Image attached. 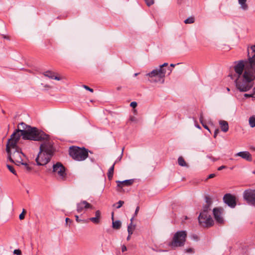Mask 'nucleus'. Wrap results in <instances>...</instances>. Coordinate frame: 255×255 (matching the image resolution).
Segmentation results:
<instances>
[{
    "label": "nucleus",
    "instance_id": "obj_61",
    "mask_svg": "<svg viewBox=\"0 0 255 255\" xmlns=\"http://www.w3.org/2000/svg\"><path fill=\"white\" fill-rule=\"evenodd\" d=\"M120 89H121V88H120V87H118V88H117L118 90H119Z\"/></svg>",
    "mask_w": 255,
    "mask_h": 255
},
{
    "label": "nucleus",
    "instance_id": "obj_11",
    "mask_svg": "<svg viewBox=\"0 0 255 255\" xmlns=\"http://www.w3.org/2000/svg\"><path fill=\"white\" fill-rule=\"evenodd\" d=\"M76 210L78 213L82 212L84 210H86L88 209H94L93 205L85 200H82L80 202L76 204Z\"/></svg>",
    "mask_w": 255,
    "mask_h": 255
},
{
    "label": "nucleus",
    "instance_id": "obj_62",
    "mask_svg": "<svg viewBox=\"0 0 255 255\" xmlns=\"http://www.w3.org/2000/svg\"><path fill=\"white\" fill-rule=\"evenodd\" d=\"M227 89L228 91H230V89L229 88H227Z\"/></svg>",
    "mask_w": 255,
    "mask_h": 255
},
{
    "label": "nucleus",
    "instance_id": "obj_45",
    "mask_svg": "<svg viewBox=\"0 0 255 255\" xmlns=\"http://www.w3.org/2000/svg\"><path fill=\"white\" fill-rule=\"evenodd\" d=\"M192 238L193 239V240H196V241H198L199 240V237L197 235H193L192 236Z\"/></svg>",
    "mask_w": 255,
    "mask_h": 255
},
{
    "label": "nucleus",
    "instance_id": "obj_9",
    "mask_svg": "<svg viewBox=\"0 0 255 255\" xmlns=\"http://www.w3.org/2000/svg\"><path fill=\"white\" fill-rule=\"evenodd\" d=\"M199 224L205 228H209L214 225V221L211 216L209 214L200 213L198 217Z\"/></svg>",
    "mask_w": 255,
    "mask_h": 255
},
{
    "label": "nucleus",
    "instance_id": "obj_33",
    "mask_svg": "<svg viewBox=\"0 0 255 255\" xmlns=\"http://www.w3.org/2000/svg\"><path fill=\"white\" fill-rule=\"evenodd\" d=\"M53 42V40L52 39H47V40H46V41L45 42V45L46 46H47V45L52 46Z\"/></svg>",
    "mask_w": 255,
    "mask_h": 255
},
{
    "label": "nucleus",
    "instance_id": "obj_36",
    "mask_svg": "<svg viewBox=\"0 0 255 255\" xmlns=\"http://www.w3.org/2000/svg\"><path fill=\"white\" fill-rule=\"evenodd\" d=\"M185 253L192 254L194 253V249L192 248H188L185 250Z\"/></svg>",
    "mask_w": 255,
    "mask_h": 255
},
{
    "label": "nucleus",
    "instance_id": "obj_63",
    "mask_svg": "<svg viewBox=\"0 0 255 255\" xmlns=\"http://www.w3.org/2000/svg\"><path fill=\"white\" fill-rule=\"evenodd\" d=\"M253 98H255V97H252Z\"/></svg>",
    "mask_w": 255,
    "mask_h": 255
},
{
    "label": "nucleus",
    "instance_id": "obj_10",
    "mask_svg": "<svg viewBox=\"0 0 255 255\" xmlns=\"http://www.w3.org/2000/svg\"><path fill=\"white\" fill-rule=\"evenodd\" d=\"M243 198L248 204L255 207V189L246 190L243 193Z\"/></svg>",
    "mask_w": 255,
    "mask_h": 255
},
{
    "label": "nucleus",
    "instance_id": "obj_27",
    "mask_svg": "<svg viewBox=\"0 0 255 255\" xmlns=\"http://www.w3.org/2000/svg\"><path fill=\"white\" fill-rule=\"evenodd\" d=\"M210 205H205L203 206V209L200 213H204V214H208V212L210 210Z\"/></svg>",
    "mask_w": 255,
    "mask_h": 255
},
{
    "label": "nucleus",
    "instance_id": "obj_48",
    "mask_svg": "<svg viewBox=\"0 0 255 255\" xmlns=\"http://www.w3.org/2000/svg\"><path fill=\"white\" fill-rule=\"evenodd\" d=\"M65 221H66V224H67L69 222L70 223L72 222V221L71 219H70L69 218H66Z\"/></svg>",
    "mask_w": 255,
    "mask_h": 255
},
{
    "label": "nucleus",
    "instance_id": "obj_6",
    "mask_svg": "<svg viewBox=\"0 0 255 255\" xmlns=\"http://www.w3.org/2000/svg\"><path fill=\"white\" fill-rule=\"evenodd\" d=\"M187 234L186 231H179L173 236L172 240L167 244V246L173 250L177 248L182 247L184 246Z\"/></svg>",
    "mask_w": 255,
    "mask_h": 255
},
{
    "label": "nucleus",
    "instance_id": "obj_30",
    "mask_svg": "<svg viewBox=\"0 0 255 255\" xmlns=\"http://www.w3.org/2000/svg\"><path fill=\"white\" fill-rule=\"evenodd\" d=\"M6 166L7 168L9 169V170L14 175H16V173L15 170H14L13 167L12 166H11L10 165L7 164Z\"/></svg>",
    "mask_w": 255,
    "mask_h": 255
},
{
    "label": "nucleus",
    "instance_id": "obj_54",
    "mask_svg": "<svg viewBox=\"0 0 255 255\" xmlns=\"http://www.w3.org/2000/svg\"><path fill=\"white\" fill-rule=\"evenodd\" d=\"M134 215L130 219V223L132 224V222H133V219H134Z\"/></svg>",
    "mask_w": 255,
    "mask_h": 255
},
{
    "label": "nucleus",
    "instance_id": "obj_5",
    "mask_svg": "<svg viewBox=\"0 0 255 255\" xmlns=\"http://www.w3.org/2000/svg\"><path fill=\"white\" fill-rule=\"evenodd\" d=\"M159 69L153 70L151 72L146 74L150 78L149 81L151 82L163 84L164 82V77L167 74L169 75L172 71V68L168 67L167 63H164L159 65Z\"/></svg>",
    "mask_w": 255,
    "mask_h": 255
},
{
    "label": "nucleus",
    "instance_id": "obj_50",
    "mask_svg": "<svg viewBox=\"0 0 255 255\" xmlns=\"http://www.w3.org/2000/svg\"><path fill=\"white\" fill-rule=\"evenodd\" d=\"M123 151H124V148H123V149H122V153H121V155H120V158H119L118 159H117V160H116V161H117V162L118 161L121 160V158H122V156H123Z\"/></svg>",
    "mask_w": 255,
    "mask_h": 255
},
{
    "label": "nucleus",
    "instance_id": "obj_22",
    "mask_svg": "<svg viewBox=\"0 0 255 255\" xmlns=\"http://www.w3.org/2000/svg\"><path fill=\"white\" fill-rule=\"evenodd\" d=\"M199 121L203 127L206 129H207L210 132H211V131L210 129L207 126V125L204 123L203 122V113H201L200 115V118H199Z\"/></svg>",
    "mask_w": 255,
    "mask_h": 255
},
{
    "label": "nucleus",
    "instance_id": "obj_13",
    "mask_svg": "<svg viewBox=\"0 0 255 255\" xmlns=\"http://www.w3.org/2000/svg\"><path fill=\"white\" fill-rule=\"evenodd\" d=\"M224 202L231 208H235L236 206L235 197L231 194H226L223 197Z\"/></svg>",
    "mask_w": 255,
    "mask_h": 255
},
{
    "label": "nucleus",
    "instance_id": "obj_53",
    "mask_svg": "<svg viewBox=\"0 0 255 255\" xmlns=\"http://www.w3.org/2000/svg\"><path fill=\"white\" fill-rule=\"evenodd\" d=\"M175 65H176L175 64H171L170 65V66H168V67H170V68H172L174 67Z\"/></svg>",
    "mask_w": 255,
    "mask_h": 255
},
{
    "label": "nucleus",
    "instance_id": "obj_42",
    "mask_svg": "<svg viewBox=\"0 0 255 255\" xmlns=\"http://www.w3.org/2000/svg\"><path fill=\"white\" fill-rule=\"evenodd\" d=\"M251 49L252 51V53H254V54L252 56H255V45H252L251 47Z\"/></svg>",
    "mask_w": 255,
    "mask_h": 255
},
{
    "label": "nucleus",
    "instance_id": "obj_17",
    "mask_svg": "<svg viewBox=\"0 0 255 255\" xmlns=\"http://www.w3.org/2000/svg\"><path fill=\"white\" fill-rule=\"evenodd\" d=\"M42 74L45 76L51 79H54L56 80H60L62 79V78L60 76L55 75V73L54 72H52L50 70H48L45 71L42 73Z\"/></svg>",
    "mask_w": 255,
    "mask_h": 255
},
{
    "label": "nucleus",
    "instance_id": "obj_38",
    "mask_svg": "<svg viewBox=\"0 0 255 255\" xmlns=\"http://www.w3.org/2000/svg\"><path fill=\"white\" fill-rule=\"evenodd\" d=\"M13 253L16 255H21L22 254L21 251L19 249L14 250Z\"/></svg>",
    "mask_w": 255,
    "mask_h": 255
},
{
    "label": "nucleus",
    "instance_id": "obj_59",
    "mask_svg": "<svg viewBox=\"0 0 255 255\" xmlns=\"http://www.w3.org/2000/svg\"><path fill=\"white\" fill-rule=\"evenodd\" d=\"M138 74H139V73H135V74H134V77H135V76H137Z\"/></svg>",
    "mask_w": 255,
    "mask_h": 255
},
{
    "label": "nucleus",
    "instance_id": "obj_29",
    "mask_svg": "<svg viewBox=\"0 0 255 255\" xmlns=\"http://www.w3.org/2000/svg\"><path fill=\"white\" fill-rule=\"evenodd\" d=\"M205 201L206 203V205L211 206L212 204V200L210 197L207 196H205Z\"/></svg>",
    "mask_w": 255,
    "mask_h": 255
},
{
    "label": "nucleus",
    "instance_id": "obj_21",
    "mask_svg": "<svg viewBox=\"0 0 255 255\" xmlns=\"http://www.w3.org/2000/svg\"><path fill=\"white\" fill-rule=\"evenodd\" d=\"M117 163L116 161L113 165L109 168L108 172V177L109 180H111L113 177L115 165Z\"/></svg>",
    "mask_w": 255,
    "mask_h": 255
},
{
    "label": "nucleus",
    "instance_id": "obj_20",
    "mask_svg": "<svg viewBox=\"0 0 255 255\" xmlns=\"http://www.w3.org/2000/svg\"><path fill=\"white\" fill-rule=\"evenodd\" d=\"M239 3L241 5V8L244 10H247L249 8L247 4V0H238Z\"/></svg>",
    "mask_w": 255,
    "mask_h": 255
},
{
    "label": "nucleus",
    "instance_id": "obj_46",
    "mask_svg": "<svg viewBox=\"0 0 255 255\" xmlns=\"http://www.w3.org/2000/svg\"><path fill=\"white\" fill-rule=\"evenodd\" d=\"M127 250V247L125 245H123L122 246V252H125Z\"/></svg>",
    "mask_w": 255,
    "mask_h": 255
},
{
    "label": "nucleus",
    "instance_id": "obj_49",
    "mask_svg": "<svg viewBox=\"0 0 255 255\" xmlns=\"http://www.w3.org/2000/svg\"><path fill=\"white\" fill-rule=\"evenodd\" d=\"M215 176H216V175L215 174H213H213H210L208 176L207 179H210V178H214V177H215Z\"/></svg>",
    "mask_w": 255,
    "mask_h": 255
},
{
    "label": "nucleus",
    "instance_id": "obj_18",
    "mask_svg": "<svg viewBox=\"0 0 255 255\" xmlns=\"http://www.w3.org/2000/svg\"><path fill=\"white\" fill-rule=\"evenodd\" d=\"M219 125L223 131L226 132L229 130V125L227 122L222 120L220 121Z\"/></svg>",
    "mask_w": 255,
    "mask_h": 255
},
{
    "label": "nucleus",
    "instance_id": "obj_23",
    "mask_svg": "<svg viewBox=\"0 0 255 255\" xmlns=\"http://www.w3.org/2000/svg\"><path fill=\"white\" fill-rule=\"evenodd\" d=\"M135 229V225L133 224L130 223L128 227V234L131 235L133 233V231Z\"/></svg>",
    "mask_w": 255,
    "mask_h": 255
},
{
    "label": "nucleus",
    "instance_id": "obj_44",
    "mask_svg": "<svg viewBox=\"0 0 255 255\" xmlns=\"http://www.w3.org/2000/svg\"><path fill=\"white\" fill-rule=\"evenodd\" d=\"M139 210V206H137V207L136 208V209L135 210L134 214V216H137Z\"/></svg>",
    "mask_w": 255,
    "mask_h": 255
},
{
    "label": "nucleus",
    "instance_id": "obj_64",
    "mask_svg": "<svg viewBox=\"0 0 255 255\" xmlns=\"http://www.w3.org/2000/svg\"><path fill=\"white\" fill-rule=\"evenodd\" d=\"M253 149H254V150H255V147H254Z\"/></svg>",
    "mask_w": 255,
    "mask_h": 255
},
{
    "label": "nucleus",
    "instance_id": "obj_12",
    "mask_svg": "<svg viewBox=\"0 0 255 255\" xmlns=\"http://www.w3.org/2000/svg\"><path fill=\"white\" fill-rule=\"evenodd\" d=\"M213 215L217 223L222 224L224 223V219L222 216L223 209L221 208H215L213 210Z\"/></svg>",
    "mask_w": 255,
    "mask_h": 255
},
{
    "label": "nucleus",
    "instance_id": "obj_25",
    "mask_svg": "<svg viewBox=\"0 0 255 255\" xmlns=\"http://www.w3.org/2000/svg\"><path fill=\"white\" fill-rule=\"evenodd\" d=\"M249 125L251 127L254 128L255 127V116H252L249 118Z\"/></svg>",
    "mask_w": 255,
    "mask_h": 255
},
{
    "label": "nucleus",
    "instance_id": "obj_37",
    "mask_svg": "<svg viewBox=\"0 0 255 255\" xmlns=\"http://www.w3.org/2000/svg\"><path fill=\"white\" fill-rule=\"evenodd\" d=\"M124 204V202L123 201H119L118 203V206L117 207V209L121 208L123 205Z\"/></svg>",
    "mask_w": 255,
    "mask_h": 255
},
{
    "label": "nucleus",
    "instance_id": "obj_35",
    "mask_svg": "<svg viewBox=\"0 0 255 255\" xmlns=\"http://www.w3.org/2000/svg\"><path fill=\"white\" fill-rule=\"evenodd\" d=\"M25 211L23 209L22 212L19 215V218L20 220H23L25 217Z\"/></svg>",
    "mask_w": 255,
    "mask_h": 255
},
{
    "label": "nucleus",
    "instance_id": "obj_51",
    "mask_svg": "<svg viewBox=\"0 0 255 255\" xmlns=\"http://www.w3.org/2000/svg\"><path fill=\"white\" fill-rule=\"evenodd\" d=\"M123 151H124V148H123V149H122V153H121V155H120V158H119L118 159H117V160H116V161H117V162L118 161L121 160V158H122V156H123Z\"/></svg>",
    "mask_w": 255,
    "mask_h": 255
},
{
    "label": "nucleus",
    "instance_id": "obj_57",
    "mask_svg": "<svg viewBox=\"0 0 255 255\" xmlns=\"http://www.w3.org/2000/svg\"><path fill=\"white\" fill-rule=\"evenodd\" d=\"M158 251L160 252H166V250H159Z\"/></svg>",
    "mask_w": 255,
    "mask_h": 255
},
{
    "label": "nucleus",
    "instance_id": "obj_3",
    "mask_svg": "<svg viewBox=\"0 0 255 255\" xmlns=\"http://www.w3.org/2000/svg\"><path fill=\"white\" fill-rule=\"evenodd\" d=\"M48 138L40 146V151L35 159L38 165H44L50 160L53 155L54 149L51 142L48 141Z\"/></svg>",
    "mask_w": 255,
    "mask_h": 255
},
{
    "label": "nucleus",
    "instance_id": "obj_1",
    "mask_svg": "<svg viewBox=\"0 0 255 255\" xmlns=\"http://www.w3.org/2000/svg\"><path fill=\"white\" fill-rule=\"evenodd\" d=\"M249 58L248 59L241 60L234 62L236 64L234 67L237 74H229V76L233 80L235 78V83L237 89L240 92H247L252 87V82L255 79V76H253L251 68L248 66Z\"/></svg>",
    "mask_w": 255,
    "mask_h": 255
},
{
    "label": "nucleus",
    "instance_id": "obj_41",
    "mask_svg": "<svg viewBox=\"0 0 255 255\" xmlns=\"http://www.w3.org/2000/svg\"><path fill=\"white\" fill-rule=\"evenodd\" d=\"M219 131H220V130H219V128L215 129L214 133V138H216L218 134L219 133Z\"/></svg>",
    "mask_w": 255,
    "mask_h": 255
},
{
    "label": "nucleus",
    "instance_id": "obj_16",
    "mask_svg": "<svg viewBox=\"0 0 255 255\" xmlns=\"http://www.w3.org/2000/svg\"><path fill=\"white\" fill-rule=\"evenodd\" d=\"M235 156H240L242 158L251 161L252 160L251 154L248 151H241L236 154Z\"/></svg>",
    "mask_w": 255,
    "mask_h": 255
},
{
    "label": "nucleus",
    "instance_id": "obj_39",
    "mask_svg": "<svg viewBox=\"0 0 255 255\" xmlns=\"http://www.w3.org/2000/svg\"><path fill=\"white\" fill-rule=\"evenodd\" d=\"M95 217H97L100 220L101 212L99 210H97L95 212Z\"/></svg>",
    "mask_w": 255,
    "mask_h": 255
},
{
    "label": "nucleus",
    "instance_id": "obj_43",
    "mask_svg": "<svg viewBox=\"0 0 255 255\" xmlns=\"http://www.w3.org/2000/svg\"><path fill=\"white\" fill-rule=\"evenodd\" d=\"M130 106L131 107H132L133 108H134L136 107L137 106V103L136 102H132L130 104Z\"/></svg>",
    "mask_w": 255,
    "mask_h": 255
},
{
    "label": "nucleus",
    "instance_id": "obj_52",
    "mask_svg": "<svg viewBox=\"0 0 255 255\" xmlns=\"http://www.w3.org/2000/svg\"><path fill=\"white\" fill-rule=\"evenodd\" d=\"M2 37H3L4 39H6L9 40V36H6V35H5L2 34Z\"/></svg>",
    "mask_w": 255,
    "mask_h": 255
},
{
    "label": "nucleus",
    "instance_id": "obj_58",
    "mask_svg": "<svg viewBox=\"0 0 255 255\" xmlns=\"http://www.w3.org/2000/svg\"><path fill=\"white\" fill-rule=\"evenodd\" d=\"M196 127L197 128H199V129H201V127H200V126L199 125H196Z\"/></svg>",
    "mask_w": 255,
    "mask_h": 255
},
{
    "label": "nucleus",
    "instance_id": "obj_15",
    "mask_svg": "<svg viewBox=\"0 0 255 255\" xmlns=\"http://www.w3.org/2000/svg\"><path fill=\"white\" fill-rule=\"evenodd\" d=\"M134 179H128L126 180L123 181H117V187L119 188H122L124 186H129L133 184L134 183Z\"/></svg>",
    "mask_w": 255,
    "mask_h": 255
},
{
    "label": "nucleus",
    "instance_id": "obj_8",
    "mask_svg": "<svg viewBox=\"0 0 255 255\" xmlns=\"http://www.w3.org/2000/svg\"><path fill=\"white\" fill-rule=\"evenodd\" d=\"M52 172L57 173L60 180L63 181L66 180L67 178L66 168L61 162H58L53 164Z\"/></svg>",
    "mask_w": 255,
    "mask_h": 255
},
{
    "label": "nucleus",
    "instance_id": "obj_7",
    "mask_svg": "<svg viewBox=\"0 0 255 255\" xmlns=\"http://www.w3.org/2000/svg\"><path fill=\"white\" fill-rule=\"evenodd\" d=\"M68 151L70 156L76 161H83L88 157L89 150L85 147L72 146Z\"/></svg>",
    "mask_w": 255,
    "mask_h": 255
},
{
    "label": "nucleus",
    "instance_id": "obj_24",
    "mask_svg": "<svg viewBox=\"0 0 255 255\" xmlns=\"http://www.w3.org/2000/svg\"><path fill=\"white\" fill-rule=\"evenodd\" d=\"M195 22V17L194 16H190L185 19L184 22L185 24H192Z\"/></svg>",
    "mask_w": 255,
    "mask_h": 255
},
{
    "label": "nucleus",
    "instance_id": "obj_2",
    "mask_svg": "<svg viewBox=\"0 0 255 255\" xmlns=\"http://www.w3.org/2000/svg\"><path fill=\"white\" fill-rule=\"evenodd\" d=\"M22 129H16L11 135L8 139L6 146L14 148L17 145V142L21 136L24 140H30L34 141H42L46 140L48 137V135L41 130L35 127H32L26 125L24 123H21Z\"/></svg>",
    "mask_w": 255,
    "mask_h": 255
},
{
    "label": "nucleus",
    "instance_id": "obj_34",
    "mask_svg": "<svg viewBox=\"0 0 255 255\" xmlns=\"http://www.w3.org/2000/svg\"><path fill=\"white\" fill-rule=\"evenodd\" d=\"M83 87L86 90L89 91L90 92L93 93L94 92V90L89 86L86 85H83Z\"/></svg>",
    "mask_w": 255,
    "mask_h": 255
},
{
    "label": "nucleus",
    "instance_id": "obj_60",
    "mask_svg": "<svg viewBox=\"0 0 255 255\" xmlns=\"http://www.w3.org/2000/svg\"><path fill=\"white\" fill-rule=\"evenodd\" d=\"M89 100L91 102H94V100H93L89 99Z\"/></svg>",
    "mask_w": 255,
    "mask_h": 255
},
{
    "label": "nucleus",
    "instance_id": "obj_14",
    "mask_svg": "<svg viewBox=\"0 0 255 255\" xmlns=\"http://www.w3.org/2000/svg\"><path fill=\"white\" fill-rule=\"evenodd\" d=\"M248 51H249V49H248ZM248 57L249 58L248 66L250 67V68H251L253 76H255V56H251L250 55V52L248 51Z\"/></svg>",
    "mask_w": 255,
    "mask_h": 255
},
{
    "label": "nucleus",
    "instance_id": "obj_56",
    "mask_svg": "<svg viewBox=\"0 0 255 255\" xmlns=\"http://www.w3.org/2000/svg\"><path fill=\"white\" fill-rule=\"evenodd\" d=\"M130 236H131V235H129V234H128V237H127V240H128H128H130Z\"/></svg>",
    "mask_w": 255,
    "mask_h": 255
},
{
    "label": "nucleus",
    "instance_id": "obj_4",
    "mask_svg": "<svg viewBox=\"0 0 255 255\" xmlns=\"http://www.w3.org/2000/svg\"><path fill=\"white\" fill-rule=\"evenodd\" d=\"M6 151L7 153V159L16 165H23L27 171H30L31 168L26 162H23V158L25 157L24 154L22 153V150L19 146L14 148L6 146Z\"/></svg>",
    "mask_w": 255,
    "mask_h": 255
},
{
    "label": "nucleus",
    "instance_id": "obj_31",
    "mask_svg": "<svg viewBox=\"0 0 255 255\" xmlns=\"http://www.w3.org/2000/svg\"><path fill=\"white\" fill-rule=\"evenodd\" d=\"M144 1L148 6H150L154 2V0H144Z\"/></svg>",
    "mask_w": 255,
    "mask_h": 255
},
{
    "label": "nucleus",
    "instance_id": "obj_26",
    "mask_svg": "<svg viewBox=\"0 0 255 255\" xmlns=\"http://www.w3.org/2000/svg\"><path fill=\"white\" fill-rule=\"evenodd\" d=\"M178 163L179 165L181 166H186L187 165L185 161L182 156H180L178 158Z\"/></svg>",
    "mask_w": 255,
    "mask_h": 255
},
{
    "label": "nucleus",
    "instance_id": "obj_40",
    "mask_svg": "<svg viewBox=\"0 0 255 255\" xmlns=\"http://www.w3.org/2000/svg\"><path fill=\"white\" fill-rule=\"evenodd\" d=\"M243 96H255V88L253 89V93L251 94L245 93Z\"/></svg>",
    "mask_w": 255,
    "mask_h": 255
},
{
    "label": "nucleus",
    "instance_id": "obj_32",
    "mask_svg": "<svg viewBox=\"0 0 255 255\" xmlns=\"http://www.w3.org/2000/svg\"><path fill=\"white\" fill-rule=\"evenodd\" d=\"M75 217L76 218V221L77 223H86L88 222V220H83L79 219V216L78 215H75Z\"/></svg>",
    "mask_w": 255,
    "mask_h": 255
},
{
    "label": "nucleus",
    "instance_id": "obj_28",
    "mask_svg": "<svg viewBox=\"0 0 255 255\" xmlns=\"http://www.w3.org/2000/svg\"><path fill=\"white\" fill-rule=\"evenodd\" d=\"M89 220L96 224H99L100 222V220L97 217L90 218Z\"/></svg>",
    "mask_w": 255,
    "mask_h": 255
},
{
    "label": "nucleus",
    "instance_id": "obj_47",
    "mask_svg": "<svg viewBox=\"0 0 255 255\" xmlns=\"http://www.w3.org/2000/svg\"><path fill=\"white\" fill-rule=\"evenodd\" d=\"M227 168V166H225V165H222V166H220L219 167H218V170L219 171H220V170H222V169H225Z\"/></svg>",
    "mask_w": 255,
    "mask_h": 255
},
{
    "label": "nucleus",
    "instance_id": "obj_55",
    "mask_svg": "<svg viewBox=\"0 0 255 255\" xmlns=\"http://www.w3.org/2000/svg\"><path fill=\"white\" fill-rule=\"evenodd\" d=\"M208 158H210V159H212V160H214V161H215V159H214V157H212V156H208Z\"/></svg>",
    "mask_w": 255,
    "mask_h": 255
},
{
    "label": "nucleus",
    "instance_id": "obj_19",
    "mask_svg": "<svg viewBox=\"0 0 255 255\" xmlns=\"http://www.w3.org/2000/svg\"><path fill=\"white\" fill-rule=\"evenodd\" d=\"M113 228L115 229L118 230L121 227V222L119 220L114 221V213H112Z\"/></svg>",
    "mask_w": 255,
    "mask_h": 255
}]
</instances>
